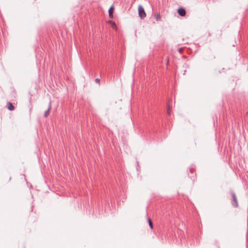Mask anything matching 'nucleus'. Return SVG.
<instances>
[{
    "mask_svg": "<svg viewBox=\"0 0 248 248\" xmlns=\"http://www.w3.org/2000/svg\"><path fill=\"white\" fill-rule=\"evenodd\" d=\"M139 15L140 18L143 19L146 16V13L144 8L141 5H139L138 7Z\"/></svg>",
    "mask_w": 248,
    "mask_h": 248,
    "instance_id": "1",
    "label": "nucleus"
},
{
    "mask_svg": "<svg viewBox=\"0 0 248 248\" xmlns=\"http://www.w3.org/2000/svg\"><path fill=\"white\" fill-rule=\"evenodd\" d=\"M51 108V102L50 101L49 103L48 108L44 113V117L45 118L47 117L49 115V114L50 113V111Z\"/></svg>",
    "mask_w": 248,
    "mask_h": 248,
    "instance_id": "2",
    "label": "nucleus"
},
{
    "mask_svg": "<svg viewBox=\"0 0 248 248\" xmlns=\"http://www.w3.org/2000/svg\"><path fill=\"white\" fill-rule=\"evenodd\" d=\"M177 12H178V14L182 16H185L186 14V10L183 8H179L178 9Z\"/></svg>",
    "mask_w": 248,
    "mask_h": 248,
    "instance_id": "3",
    "label": "nucleus"
},
{
    "mask_svg": "<svg viewBox=\"0 0 248 248\" xmlns=\"http://www.w3.org/2000/svg\"><path fill=\"white\" fill-rule=\"evenodd\" d=\"M113 11H114V7H113V6H111L109 8V9L108 10L109 17L110 18H113Z\"/></svg>",
    "mask_w": 248,
    "mask_h": 248,
    "instance_id": "4",
    "label": "nucleus"
},
{
    "mask_svg": "<svg viewBox=\"0 0 248 248\" xmlns=\"http://www.w3.org/2000/svg\"><path fill=\"white\" fill-rule=\"evenodd\" d=\"M232 204L235 207L238 206V203L236 197L234 195H232Z\"/></svg>",
    "mask_w": 248,
    "mask_h": 248,
    "instance_id": "5",
    "label": "nucleus"
},
{
    "mask_svg": "<svg viewBox=\"0 0 248 248\" xmlns=\"http://www.w3.org/2000/svg\"><path fill=\"white\" fill-rule=\"evenodd\" d=\"M7 108L9 110H11L12 111V110H14V109H15L14 106H13V105L11 102H8L7 103Z\"/></svg>",
    "mask_w": 248,
    "mask_h": 248,
    "instance_id": "6",
    "label": "nucleus"
},
{
    "mask_svg": "<svg viewBox=\"0 0 248 248\" xmlns=\"http://www.w3.org/2000/svg\"><path fill=\"white\" fill-rule=\"evenodd\" d=\"M155 17L156 21H159L161 19V16L159 13H156L155 15Z\"/></svg>",
    "mask_w": 248,
    "mask_h": 248,
    "instance_id": "7",
    "label": "nucleus"
},
{
    "mask_svg": "<svg viewBox=\"0 0 248 248\" xmlns=\"http://www.w3.org/2000/svg\"><path fill=\"white\" fill-rule=\"evenodd\" d=\"M148 223H149L150 228L152 229L153 228V223H152L150 218H148Z\"/></svg>",
    "mask_w": 248,
    "mask_h": 248,
    "instance_id": "8",
    "label": "nucleus"
},
{
    "mask_svg": "<svg viewBox=\"0 0 248 248\" xmlns=\"http://www.w3.org/2000/svg\"><path fill=\"white\" fill-rule=\"evenodd\" d=\"M189 171L191 173H193L194 172V168L193 167H191V168H189Z\"/></svg>",
    "mask_w": 248,
    "mask_h": 248,
    "instance_id": "9",
    "label": "nucleus"
},
{
    "mask_svg": "<svg viewBox=\"0 0 248 248\" xmlns=\"http://www.w3.org/2000/svg\"><path fill=\"white\" fill-rule=\"evenodd\" d=\"M170 112H171V111H170V106H168V109H167V113L169 115H170Z\"/></svg>",
    "mask_w": 248,
    "mask_h": 248,
    "instance_id": "10",
    "label": "nucleus"
},
{
    "mask_svg": "<svg viewBox=\"0 0 248 248\" xmlns=\"http://www.w3.org/2000/svg\"><path fill=\"white\" fill-rule=\"evenodd\" d=\"M100 79H99V78H96L95 79V82H96V83H98V84H99V83H100Z\"/></svg>",
    "mask_w": 248,
    "mask_h": 248,
    "instance_id": "11",
    "label": "nucleus"
},
{
    "mask_svg": "<svg viewBox=\"0 0 248 248\" xmlns=\"http://www.w3.org/2000/svg\"><path fill=\"white\" fill-rule=\"evenodd\" d=\"M116 27V25L115 23H113V25H112V27L114 28H115Z\"/></svg>",
    "mask_w": 248,
    "mask_h": 248,
    "instance_id": "12",
    "label": "nucleus"
}]
</instances>
